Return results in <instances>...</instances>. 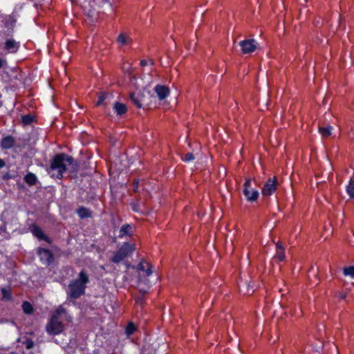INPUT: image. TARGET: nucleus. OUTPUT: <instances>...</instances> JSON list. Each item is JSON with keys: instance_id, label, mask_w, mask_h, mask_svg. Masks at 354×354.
<instances>
[{"instance_id": "f257e3e1", "label": "nucleus", "mask_w": 354, "mask_h": 354, "mask_svg": "<svg viewBox=\"0 0 354 354\" xmlns=\"http://www.w3.org/2000/svg\"><path fill=\"white\" fill-rule=\"evenodd\" d=\"M71 321V317L68 315L66 309L62 306H59L53 313L51 317L48 320L46 326V332L51 335H56L64 331V326L62 320Z\"/></svg>"}, {"instance_id": "f03ea898", "label": "nucleus", "mask_w": 354, "mask_h": 354, "mask_svg": "<svg viewBox=\"0 0 354 354\" xmlns=\"http://www.w3.org/2000/svg\"><path fill=\"white\" fill-rule=\"evenodd\" d=\"M89 282V277L84 270H82L78 278L70 281L67 291V299L75 300L85 294L87 283Z\"/></svg>"}, {"instance_id": "7ed1b4c3", "label": "nucleus", "mask_w": 354, "mask_h": 354, "mask_svg": "<svg viewBox=\"0 0 354 354\" xmlns=\"http://www.w3.org/2000/svg\"><path fill=\"white\" fill-rule=\"evenodd\" d=\"M73 160L71 156L66 153L56 154L50 161L51 176L57 179L62 178L64 173L66 171L67 167L73 163Z\"/></svg>"}, {"instance_id": "20e7f679", "label": "nucleus", "mask_w": 354, "mask_h": 354, "mask_svg": "<svg viewBox=\"0 0 354 354\" xmlns=\"http://www.w3.org/2000/svg\"><path fill=\"white\" fill-rule=\"evenodd\" d=\"M243 193L247 201L250 203L256 201L259 196L258 190L252 187V179L250 178L245 180L243 185Z\"/></svg>"}, {"instance_id": "39448f33", "label": "nucleus", "mask_w": 354, "mask_h": 354, "mask_svg": "<svg viewBox=\"0 0 354 354\" xmlns=\"http://www.w3.org/2000/svg\"><path fill=\"white\" fill-rule=\"evenodd\" d=\"M94 4L93 0H86L82 5L83 11L91 23L96 22L98 19V13L94 8Z\"/></svg>"}, {"instance_id": "423d86ee", "label": "nucleus", "mask_w": 354, "mask_h": 354, "mask_svg": "<svg viewBox=\"0 0 354 354\" xmlns=\"http://www.w3.org/2000/svg\"><path fill=\"white\" fill-rule=\"evenodd\" d=\"M278 180L276 176L269 178L261 189V194L263 196H270L274 193L277 189Z\"/></svg>"}, {"instance_id": "0eeeda50", "label": "nucleus", "mask_w": 354, "mask_h": 354, "mask_svg": "<svg viewBox=\"0 0 354 354\" xmlns=\"http://www.w3.org/2000/svg\"><path fill=\"white\" fill-rule=\"evenodd\" d=\"M239 46L243 54H249L254 52L257 48V43L254 39H248L241 41Z\"/></svg>"}, {"instance_id": "6e6552de", "label": "nucleus", "mask_w": 354, "mask_h": 354, "mask_svg": "<svg viewBox=\"0 0 354 354\" xmlns=\"http://www.w3.org/2000/svg\"><path fill=\"white\" fill-rule=\"evenodd\" d=\"M38 255L43 263L49 265L54 261L53 253L48 249L39 248L38 250Z\"/></svg>"}, {"instance_id": "1a4fd4ad", "label": "nucleus", "mask_w": 354, "mask_h": 354, "mask_svg": "<svg viewBox=\"0 0 354 354\" xmlns=\"http://www.w3.org/2000/svg\"><path fill=\"white\" fill-rule=\"evenodd\" d=\"M154 91L160 100H165L169 94V88L165 85H156L154 88Z\"/></svg>"}, {"instance_id": "9d476101", "label": "nucleus", "mask_w": 354, "mask_h": 354, "mask_svg": "<svg viewBox=\"0 0 354 354\" xmlns=\"http://www.w3.org/2000/svg\"><path fill=\"white\" fill-rule=\"evenodd\" d=\"M19 42L16 41L12 39H8L5 43V49L10 53H15L19 48Z\"/></svg>"}, {"instance_id": "9b49d317", "label": "nucleus", "mask_w": 354, "mask_h": 354, "mask_svg": "<svg viewBox=\"0 0 354 354\" xmlns=\"http://www.w3.org/2000/svg\"><path fill=\"white\" fill-rule=\"evenodd\" d=\"M138 270L143 272L147 277L150 276L152 274V266L151 265L146 261L145 259H142L138 265Z\"/></svg>"}, {"instance_id": "f8f14e48", "label": "nucleus", "mask_w": 354, "mask_h": 354, "mask_svg": "<svg viewBox=\"0 0 354 354\" xmlns=\"http://www.w3.org/2000/svg\"><path fill=\"white\" fill-rule=\"evenodd\" d=\"M131 100L138 108L140 109L142 106V100L144 95L142 93L139 92H134L131 94Z\"/></svg>"}, {"instance_id": "ddd939ff", "label": "nucleus", "mask_w": 354, "mask_h": 354, "mask_svg": "<svg viewBox=\"0 0 354 354\" xmlns=\"http://www.w3.org/2000/svg\"><path fill=\"white\" fill-rule=\"evenodd\" d=\"M134 250L135 248L133 245L129 243H124L118 250H120L122 254L127 257L131 255Z\"/></svg>"}, {"instance_id": "4468645a", "label": "nucleus", "mask_w": 354, "mask_h": 354, "mask_svg": "<svg viewBox=\"0 0 354 354\" xmlns=\"http://www.w3.org/2000/svg\"><path fill=\"white\" fill-rule=\"evenodd\" d=\"M15 140L12 136H6L1 140V146L2 148L9 149L13 147Z\"/></svg>"}, {"instance_id": "2eb2a0df", "label": "nucleus", "mask_w": 354, "mask_h": 354, "mask_svg": "<svg viewBox=\"0 0 354 354\" xmlns=\"http://www.w3.org/2000/svg\"><path fill=\"white\" fill-rule=\"evenodd\" d=\"M31 232L35 236L37 237L40 240L46 241L48 239V237L44 234L42 230L38 226H32Z\"/></svg>"}, {"instance_id": "dca6fc26", "label": "nucleus", "mask_w": 354, "mask_h": 354, "mask_svg": "<svg viewBox=\"0 0 354 354\" xmlns=\"http://www.w3.org/2000/svg\"><path fill=\"white\" fill-rule=\"evenodd\" d=\"M113 109L117 115H122L127 112V106L124 104L116 102L113 105Z\"/></svg>"}, {"instance_id": "f3484780", "label": "nucleus", "mask_w": 354, "mask_h": 354, "mask_svg": "<svg viewBox=\"0 0 354 354\" xmlns=\"http://www.w3.org/2000/svg\"><path fill=\"white\" fill-rule=\"evenodd\" d=\"M131 226L129 224L123 225L119 232V238H123L125 236H131Z\"/></svg>"}, {"instance_id": "a211bd4d", "label": "nucleus", "mask_w": 354, "mask_h": 354, "mask_svg": "<svg viewBox=\"0 0 354 354\" xmlns=\"http://www.w3.org/2000/svg\"><path fill=\"white\" fill-rule=\"evenodd\" d=\"M239 290L245 295H250L254 292V286L250 283H243L239 285Z\"/></svg>"}, {"instance_id": "6ab92c4d", "label": "nucleus", "mask_w": 354, "mask_h": 354, "mask_svg": "<svg viewBox=\"0 0 354 354\" xmlns=\"http://www.w3.org/2000/svg\"><path fill=\"white\" fill-rule=\"evenodd\" d=\"M276 248H277V254H276L274 258L278 259L279 261H283L285 259V254H284L283 249L281 245L279 243H278L276 245Z\"/></svg>"}, {"instance_id": "aec40b11", "label": "nucleus", "mask_w": 354, "mask_h": 354, "mask_svg": "<svg viewBox=\"0 0 354 354\" xmlns=\"http://www.w3.org/2000/svg\"><path fill=\"white\" fill-rule=\"evenodd\" d=\"M117 41L120 46L128 44L131 41V38L124 33L118 35Z\"/></svg>"}, {"instance_id": "412c9836", "label": "nucleus", "mask_w": 354, "mask_h": 354, "mask_svg": "<svg viewBox=\"0 0 354 354\" xmlns=\"http://www.w3.org/2000/svg\"><path fill=\"white\" fill-rule=\"evenodd\" d=\"M124 258V255H123L120 250H118L114 252L113 257L111 259V261L118 263L122 261Z\"/></svg>"}, {"instance_id": "4be33fe9", "label": "nucleus", "mask_w": 354, "mask_h": 354, "mask_svg": "<svg viewBox=\"0 0 354 354\" xmlns=\"http://www.w3.org/2000/svg\"><path fill=\"white\" fill-rule=\"evenodd\" d=\"M331 126L322 127L319 128V132L324 138L328 137L331 134Z\"/></svg>"}, {"instance_id": "5701e85b", "label": "nucleus", "mask_w": 354, "mask_h": 354, "mask_svg": "<svg viewBox=\"0 0 354 354\" xmlns=\"http://www.w3.org/2000/svg\"><path fill=\"white\" fill-rule=\"evenodd\" d=\"M78 216L82 218H88L91 216V212L86 207H82L77 209Z\"/></svg>"}, {"instance_id": "b1692460", "label": "nucleus", "mask_w": 354, "mask_h": 354, "mask_svg": "<svg viewBox=\"0 0 354 354\" xmlns=\"http://www.w3.org/2000/svg\"><path fill=\"white\" fill-rule=\"evenodd\" d=\"M21 306L24 313L27 315H30L33 313V307L30 302L24 301Z\"/></svg>"}, {"instance_id": "393cba45", "label": "nucleus", "mask_w": 354, "mask_h": 354, "mask_svg": "<svg viewBox=\"0 0 354 354\" xmlns=\"http://www.w3.org/2000/svg\"><path fill=\"white\" fill-rule=\"evenodd\" d=\"M25 180L29 185H35L37 182V177L35 174L29 173L25 176Z\"/></svg>"}, {"instance_id": "a878e982", "label": "nucleus", "mask_w": 354, "mask_h": 354, "mask_svg": "<svg viewBox=\"0 0 354 354\" xmlns=\"http://www.w3.org/2000/svg\"><path fill=\"white\" fill-rule=\"evenodd\" d=\"M346 192L351 198H354V180H350L346 186Z\"/></svg>"}, {"instance_id": "bb28decb", "label": "nucleus", "mask_w": 354, "mask_h": 354, "mask_svg": "<svg viewBox=\"0 0 354 354\" xmlns=\"http://www.w3.org/2000/svg\"><path fill=\"white\" fill-rule=\"evenodd\" d=\"M343 274L345 276H348L352 279H354V266L346 267L343 270Z\"/></svg>"}, {"instance_id": "cd10ccee", "label": "nucleus", "mask_w": 354, "mask_h": 354, "mask_svg": "<svg viewBox=\"0 0 354 354\" xmlns=\"http://www.w3.org/2000/svg\"><path fill=\"white\" fill-rule=\"evenodd\" d=\"M108 97V95L106 93H100L98 95V99L96 102L97 106L106 105L104 104V100Z\"/></svg>"}, {"instance_id": "c85d7f7f", "label": "nucleus", "mask_w": 354, "mask_h": 354, "mask_svg": "<svg viewBox=\"0 0 354 354\" xmlns=\"http://www.w3.org/2000/svg\"><path fill=\"white\" fill-rule=\"evenodd\" d=\"M136 331V326L135 325L130 322L128 324V325L126 327V333L127 335H132Z\"/></svg>"}, {"instance_id": "c756f323", "label": "nucleus", "mask_w": 354, "mask_h": 354, "mask_svg": "<svg viewBox=\"0 0 354 354\" xmlns=\"http://www.w3.org/2000/svg\"><path fill=\"white\" fill-rule=\"evenodd\" d=\"M21 121L26 125L30 124L33 121V117L30 115H23Z\"/></svg>"}, {"instance_id": "7c9ffc66", "label": "nucleus", "mask_w": 354, "mask_h": 354, "mask_svg": "<svg viewBox=\"0 0 354 354\" xmlns=\"http://www.w3.org/2000/svg\"><path fill=\"white\" fill-rule=\"evenodd\" d=\"M182 159L185 162H190L194 159V156L192 153H187Z\"/></svg>"}, {"instance_id": "2f4dec72", "label": "nucleus", "mask_w": 354, "mask_h": 354, "mask_svg": "<svg viewBox=\"0 0 354 354\" xmlns=\"http://www.w3.org/2000/svg\"><path fill=\"white\" fill-rule=\"evenodd\" d=\"M1 292H2L3 298H5V299H10L11 298L10 294L6 288H2Z\"/></svg>"}, {"instance_id": "473e14b6", "label": "nucleus", "mask_w": 354, "mask_h": 354, "mask_svg": "<svg viewBox=\"0 0 354 354\" xmlns=\"http://www.w3.org/2000/svg\"><path fill=\"white\" fill-rule=\"evenodd\" d=\"M139 187V180H135L133 183V190L135 192H137Z\"/></svg>"}, {"instance_id": "72a5a7b5", "label": "nucleus", "mask_w": 354, "mask_h": 354, "mask_svg": "<svg viewBox=\"0 0 354 354\" xmlns=\"http://www.w3.org/2000/svg\"><path fill=\"white\" fill-rule=\"evenodd\" d=\"M346 292H339L337 296L341 299H344L346 297Z\"/></svg>"}, {"instance_id": "f704fd0d", "label": "nucleus", "mask_w": 354, "mask_h": 354, "mask_svg": "<svg viewBox=\"0 0 354 354\" xmlns=\"http://www.w3.org/2000/svg\"><path fill=\"white\" fill-rule=\"evenodd\" d=\"M33 342L31 340L26 341V345L27 348H31L33 346Z\"/></svg>"}, {"instance_id": "c9c22d12", "label": "nucleus", "mask_w": 354, "mask_h": 354, "mask_svg": "<svg viewBox=\"0 0 354 354\" xmlns=\"http://www.w3.org/2000/svg\"><path fill=\"white\" fill-rule=\"evenodd\" d=\"M7 64L6 60L0 57V68H3Z\"/></svg>"}, {"instance_id": "e433bc0d", "label": "nucleus", "mask_w": 354, "mask_h": 354, "mask_svg": "<svg viewBox=\"0 0 354 354\" xmlns=\"http://www.w3.org/2000/svg\"><path fill=\"white\" fill-rule=\"evenodd\" d=\"M140 65L142 66H145L147 65V61L145 60V59L141 60L140 61Z\"/></svg>"}, {"instance_id": "4c0bfd02", "label": "nucleus", "mask_w": 354, "mask_h": 354, "mask_svg": "<svg viewBox=\"0 0 354 354\" xmlns=\"http://www.w3.org/2000/svg\"><path fill=\"white\" fill-rule=\"evenodd\" d=\"M4 166H5L4 161L2 159L0 158V169L3 168Z\"/></svg>"}, {"instance_id": "58836bf2", "label": "nucleus", "mask_w": 354, "mask_h": 354, "mask_svg": "<svg viewBox=\"0 0 354 354\" xmlns=\"http://www.w3.org/2000/svg\"><path fill=\"white\" fill-rule=\"evenodd\" d=\"M109 1V0H102V2L104 3H107Z\"/></svg>"}]
</instances>
